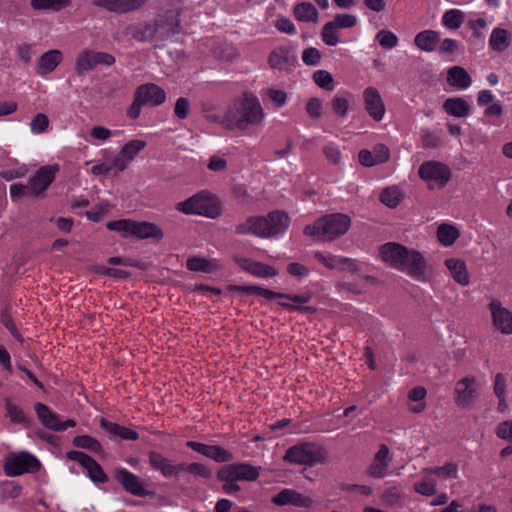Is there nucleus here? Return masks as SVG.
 <instances>
[{"label": "nucleus", "instance_id": "obj_1", "mask_svg": "<svg viewBox=\"0 0 512 512\" xmlns=\"http://www.w3.org/2000/svg\"><path fill=\"white\" fill-rule=\"evenodd\" d=\"M379 257L391 268L406 273L417 281L426 280V260L417 250L400 243L388 242L379 247Z\"/></svg>", "mask_w": 512, "mask_h": 512}, {"label": "nucleus", "instance_id": "obj_2", "mask_svg": "<svg viewBox=\"0 0 512 512\" xmlns=\"http://www.w3.org/2000/svg\"><path fill=\"white\" fill-rule=\"evenodd\" d=\"M351 226V218L343 213L324 215L304 227L303 233L319 241H332L344 235Z\"/></svg>", "mask_w": 512, "mask_h": 512}, {"label": "nucleus", "instance_id": "obj_3", "mask_svg": "<svg viewBox=\"0 0 512 512\" xmlns=\"http://www.w3.org/2000/svg\"><path fill=\"white\" fill-rule=\"evenodd\" d=\"M106 226L109 230L118 232L124 238L134 237L137 239H154L159 241L164 235L158 225L147 221L121 219L110 221Z\"/></svg>", "mask_w": 512, "mask_h": 512}, {"label": "nucleus", "instance_id": "obj_4", "mask_svg": "<svg viewBox=\"0 0 512 512\" xmlns=\"http://www.w3.org/2000/svg\"><path fill=\"white\" fill-rule=\"evenodd\" d=\"M176 210L186 215L216 218L221 214V205L216 196L207 191H201L177 203Z\"/></svg>", "mask_w": 512, "mask_h": 512}, {"label": "nucleus", "instance_id": "obj_5", "mask_svg": "<svg viewBox=\"0 0 512 512\" xmlns=\"http://www.w3.org/2000/svg\"><path fill=\"white\" fill-rule=\"evenodd\" d=\"M256 118V98L252 93L245 94L229 108L224 123L230 129L244 130Z\"/></svg>", "mask_w": 512, "mask_h": 512}, {"label": "nucleus", "instance_id": "obj_6", "mask_svg": "<svg viewBox=\"0 0 512 512\" xmlns=\"http://www.w3.org/2000/svg\"><path fill=\"white\" fill-rule=\"evenodd\" d=\"M284 460L293 464L313 466L317 463H326L328 452L320 445L303 442L290 447L285 453Z\"/></svg>", "mask_w": 512, "mask_h": 512}, {"label": "nucleus", "instance_id": "obj_7", "mask_svg": "<svg viewBox=\"0 0 512 512\" xmlns=\"http://www.w3.org/2000/svg\"><path fill=\"white\" fill-rule=\"evenodd\" d=\"M40 468V462L32 454L21 451L6 455L3 462V471L8 477H16L26 473H33Z\"/></svg>", "mask_w": 512, "mask_h": 512}, {"label": "nucleus", "instance_id": "obj_8", "mask_svg": "<svg viewBox=\"0 0 512 512\" xmlns=\"http://www.w3.org/2000/svg\"><path fill=\"white\" fill-rule=\"evenodd\" d=\"M290 224V218L283 211H272L266 217H258V237L271 238L284 233Z\"/></svg>", "mask_w": 512, "mask_h": 512}, {"label": "nucleus", "instance_id": "obj_9", "mask_svg": "<svg viewBox=\"0 0 512 512\" xmlns=\"http://www.w3.org/2000/svg\"><path fill=\"white\" fill-rule=\"evenodd\" d=\"M258 296L265 297L267 299L273 298H281L287 299L291 302H280L279 305L290 310V311H299L302 313H313L315 309L311 306H306L305 304L311 300V293H303V294H284L277 293L269 289L261 288L258 286Z\"/></svg>", "mask_w": 512, "mask_h": 512}, {"label": "nucleus", "instance_id": "obj_10", "mask_svg": "<svg viewBox=\"0 0 512 512\" xmlns=\"http://www.w3.org/2000/svg\"><path fill=\"white\" fill-rule=\"evenodd\" d=\"M271 69L290 73L297 64V56L292 46H278L274 48L268 57Z\"/></svg>", "mask_w": 512, "mask_h": 512}, {"label": "nucleus", "instance_id": "obj_11", "mask_svg": "<svg viewBox=\"0 0 512 512\" xmlns=\"http://www.w3.org/2000/svg\"><path fill=\"white\" fill-rule=\"evenodd\" d=\"M114 62V57L108 53L96 52L93 50L86 49L78 54L75 64V70L77 74L80 75L84 72L94 69L99 64L110 66Z\"/></svg>", "mask_w": 512, "mask_h": 512}, {"label": "nucleus", "instance_id": "obj_12", "mask_svg": "<svg viewBox=\"0 0 512 512\" xmlns=\"http://www.w3.org/2000/svg\"><path fill=\"white\" fill-rule=\"evenodd\" d=\"M60 167L57 164L41 167L34 176L29 179L28 189L30 195L38 196L43 193L55 179Z\"/></svg>", "mask_w": 512, "mask_h": 512}, {"label": "nucleus", "instance_id": "obj_13", "mask_svg": "<svg viewBox=\"0 0 512 512\" xmlns=\"http://www.w3.org/2000/svg\"><path fill=\"white\" fill-rule=\"evenodd\" d=\"M419 176L425 181H434L439 187H444L451 178L449 167L436 161L424 162L419 167Z\"/></svg>", "mask_w": 512, "mask_h": 512}, {"label": "nucleus", "instance_id": "obj_14", "mask_svg": "<svg viewBox=\"0 0 512 512\" xmlns=\"http://www.w3.org/2000/svg\"><path fill=\"white\" fill-rule=\"evenodd\" d=\"M35 411L41 424L50 430L60 432L76 426V422L72 419L61 421L55 412L42 403L35 405Z\"/></svg>", "mask_w": 512, "mask_h": 512}, {"label": "nucleus", "instance_id": "obj_15", "mask_svg": "<svg viewBox=\"0 0 512 512\" xmlns=\"http://www.w3.org/2000/svg\"><path fill=\"white\" fill-rule=\"evenodd\" d=\"M114 477L128 493L138 497L148 495V491L145 489L142 480L127 469L116 468L114 470Z\"/></svg>", "mask_w": 512, "mask_h": 512}, {"label": "nucleus", "instance_id": "obj_16", "mask_svg": "<svg viewBox=\"0 0 512 512\" xmlns=\"http://www.w3.org/2000/svg\"><path fill=\"white\" fill-rule=\"evenodd\" d=\"M455 402L460 407L471 406L477 398L476 379L473 376L460 379L455 386Z\"/></svg>", "mask_w": 512, "mask_h": 512}, {"label": "nucleus", "instance_id": "obj_17", "mask_svg": "<svg viewBox=\"0 0 512 512\" xmlns=\"http://www.w3.org/2000/svg\"><path fill=\"white\" fill-rule=\"evenodd\" d=\"M67 458L78 462L87 471L92 481L99 483L107 481V476L101 466L87 454L80 451H70L67 453Z\"/></svg>", "mask_w": 512, "mask_h": 512}, {"label": "nucleus", "instance_id": "obj_18", "mask_svg": "<svg viewBox=\"0 0 512 512\" xmlns=\"http://www.w3.org/2000/svg\"><path fill=\"white\" fill-rule=\"evenodd\" d=\"M148 460L151 468L159 471L165 478L177 476L184 469L183 463L176 464L156 451L149 452Z\"/></svg>", "mask_w": 512, "mask_h": 512}, {"label": "nucleus", "instance_id": "obj_19", "mask_svg": "<svg viewBox=\"0 0 512 512\" xmlns=\"http://www.w3.org/2000/svg\"><path fill=\"white\" fill-rule=\"evenodd\" d=\"M148 0H92V4L116 14H126L144 7Z\"/></svg>", "mask_w": 512, "mask_h": 512}, {"label": "nucleus", "instance_id": "obj_20", "mask_svg": "<svg viewBox=\"0 0 512 512\" xmlns=\"http://www.w3.org/2000/svg\"><path fill=\"white\" fill-rule=\"evenodd\" d=\"M218 478L225 482L254 480L256 478V469L246 464L226 465L219 470Z\"/></svg>", "mask_w": 512, "mask_h": 512}, {"label": "nucleus", "instance_id": "obj_21", "mask_svg": "<svg viewBox=\"0 0 512 512\" xmlns=\"http://www.w3.org/2000/svg\"><path fill=\"white\" fill-rule=\"evenodd\" d=\"M146 145V141L140 139L127 142L121 148L120 152L114 156V166L117 167L118 170L124 171Z\"/></svg>", "mask_w": 512, "mask_h": 512}, {"label": "nucleus", "instance_id": "obj_22", "mask_svg": "<svg viewBox=\"0 0 512 512\" xmlns=\"http://www.w3.org/2000/svg\"><path fill=\"white\" fill-rule=\"evenodd\" d=\"M365 110L369 116L376 122L383 119L386 109L380 93L374 87H367L363 91Z\"/></svg>", "mask_w": 512, "mask_h": 512}, {"label": "nucleus", "instance_id": "obj_23", "mask_svg": "<svg viewBox=\"0 0 512 512\" xmlns=\"http://www.w3.org/2000/svg\"><path fill=\"white\" fill-rule=\"evenodd\" d=\"M135 96L138 101H141L144 106H159L166 100L165 91L156 84L148 83L139 86L135 91Z\"/></svg>", "mask_w": 512, "mask_h": 512}, {"label": "nucleus", "instance_id": "obj_24", "mask_svg": "<svg viewBox=\"0 0 512 512\" xmlns=\"http://www.w3.org/2000/svg\"><path fill=\"white\" fill-rule=\"evenodd\" d=\"M272 502L278 506L292 505L300 508H309L314 504V501L309 496L293 489H283L272 497Z\"/></svg>", "mask_w": 512, "mask_h": 512}, {"label": "nucleus", "instance_id": "obj_25", "mask_svg": "<svg viewBox=\"0 0 512 512\" xmlns=\"http://www.w3.org/2000/svg\"><path fill=\"white\" fill-rule=\"evenodd\" d=\"M179 13L168 11L155 19L158 39H163L180 31Z\"/></svg>", "mask_w": 512, "mask_h": 512}, {"label": "nucleus", "instance_id": "obj_26", "mask_svg": "<svg viewBox=\"0 0 512 512\" xmlns=\"http://www.w3.org/2000/svg\"><path fill=\"white\" fill-rule=\"evenodd\" d=\"M494 326L503 334H512V314L497 300L490 303Z\"/></svg>", "mask_w": 512, "mask_h": 512}, {"label": "nucleus", "instance_id": "obj_27", "mask_svg": "<svg viewBox=\"0 0 512 512\" xmlns=\"http://www.w3.org/2000/svg\"><path fill=\"white\" fill-rule=\"evenodd\" d=\"M186 445L216 462H228L232 459V454L220 446L206 445L195 441H188Z\"/></svg>", "mask_w": 512, "mask_h": 512}, {"label": "nucleus", "instance_id": "obj_28", "mask_svg": "<svg viewBox=\"0 0 512 512\" xmlns=\"http://www.w3.org/2000/svg\"><path fill=\"white\" fill-rule=\"evenodd\" d=\"M390 462L391 458L389 457V448L385 444H381L369 466V475L374 478L385 477L387 475Z\"/></svg>", "mask_w": 512, "mask_h": 512}, {"label": "nucleus", "instance_id": "obj_29", "mask_svg": "<svg viewBox=\"0 0 512 512\" xmlns=\"http://www.w3.org/2000/svg\"><path fill=\"white\" fill-rule=\"evenodd\" d=\"M63 60L60 50L52 49L40 56L36 65V73L42 77L52 73Z\"/></svg>", "mask_w": 512, "mask_h": 512}, {"label": "nucleus", "instance_id": "obj_30", "mask_svg": "<svg viewBox=\"0 0 512 512\" xmlns=\"http://www.w3.org/2000/svg\"><path fill=\"white\" fill-rule=\"evenodd\" d=\"M443 110L448 115L465 118L471 113V105L462 97H452L444 101Z\"/></svg>", "mask_w": 512, "mask_h": 512}, {"label": "nucleus", "instance_id": "obj_31", "mask_svg": "<svg viewBox=\"0 0 512 512\" xmlns=\"http://www.w3.org/2000/svg\"><path fill=\"white\" fill-rule=\"evenodd\" d=\"M447 83L458 89H467L472 83V79L467 71L460 66H452L447 71Z\"/></svg>", "mask_w": 512, "mask_h": 512}, {"label": "nucleus", "instance_id": "obj_32", "mask_svg": "<svg viewBox=\"0 0 512 512\" xmlns=\"http://www.w3.org/2000/svg\"><path fill=\"white\" fill-rule=\"evenodd\" d=\"M439 41L440 35L434 30L421 31L414 38L415 46L425 52L434 51Z\"/></svg>", "mask_w": 512, "mask_h": 512}, {"label": "nucleus", "instance_id": "obj_33", "mask_svg": "<svg viewBox=\"0 0 512 512\" xmlns=\"http://www.w3.org/2000/svg\"><path fill=\"white\" fill-rule=\"evenodd\" d=\"M445 265L451 273L453 279L462 286L469 284V273L465 262L460 259L450 258L445 261Z\"/></svg>", "mask_w": 512, "mask_h": 512}, {"label": "nucleus", "instance_id": "obj_34", "mask_svg": "<svg viewBox=\"0 0 512 512\" xmlns=\"http://www.w3.org/2000/svg\"><path fill=\"white\" fill-rule=\"evenodd\" d=\"M186 267L190 271L211 273L220 269V263L216 259H206L203 257H191L186 262Z\"/></svg>", "mask_w": 512, "mask_h": 512}, {"label": "nucleus", "instance_id": "obj_35", "mask_svg": "<svg viewBox=\"0 0 512 512\" xmlns=\"http://www.w3.org/2000/svg\"><path fill=\"white\" fill-rule=\"evenodd\" d=\"M100 425L103 429H105L108 433L117 436L124 440H137L139 438L138 433L125 426H121L117 423H112L107 421L106 419H101Z\"/></svg>", "mask_w": 512, "mask_h": 512}, {"label": "nucleus", "instance_id": "obj_36", "mask_svg": "<svg viewBox=\"0 0 512 512\" xmlns=\"http://www.w3.org/2000/svg\"><path fill=\"white\" fill-rule=\"evenodd\" d=\"M132 36L139 41H147L158 39V31L155 20L153 22H145L137 27L129 28Z\"/></svg>", "mask_w": 512, "mask_h": 512}, {"label": "nucleus", "instance_id": "obj_37", "mask_svg": "<svg viewBox=\"0 0 512 512\" xmlns=\"http://www.w3.org/2000/svg\"><path fill=\"white\" fill-rule=\"evenodd\" d=\"M489 45L492 50L497 52L506 50L510 46L509 32L499 27L493 29L490 35Z\"/></svg>", "mask_w": 512, "mask_h": 512}, {"label": "nucleus", "instance_id": "obj_38", "mask_svg": "<svg viewBox=\"0 0 512 512\" xmlns=\"http://www.w3.org/2000/svg\"><path fill=\"white\" fill-rule=\"evenodd\" d=\"M294 16L300 22H316L318 11L310 2H301L294 7Z\"/></svg>", "mask_w": 512, "mask_h": 512}, {"label": "nucleus", "instance_id": "obj_39", "mask_svg": "<svg viewBox=\"0 0 512 512\" xmlns=\"http://www.w3.org/2000/svg\"><path fill=\"white\" fill-rule=\"evenodd\" d=\"M30 5L34 10L59 12L72 5L71 0H31Z\"/></svg>", "mask_w": 512, "mask_h": 512}, {"label": "nucleus", "instance_id": "obj_40", "mask_svg": "<svg viewBox=\"0 0 512 512\" xmlns=\"http://www.w3.org/2000/svg\"><path fill=\"white\" fill-rule=\"evenodd\" d=\"M427 392L426 389L422 386H417L411 389L408 393V400L410 402H415L414 404L410 403L408 405V409L412 413H421L426 408V403L424 402V398Z\"/></svg>", "mask_w": 512, "mask_h": 512}, {"label": "nucleus", "instance_id": "obj_41", "mask_svg": "<svg viewBox=\"0 0 512 512\" xmlns=\"http://www.w3.org/2000/svg\"><path fill=\"white\" fill-rule=\"evenodd\" d=\"M465 21V13L458 9H450L443 14V25L451 30H456L461 27Z\"/></svg>", "mask_w": 512, "mask_h": 512}, {"label": "nucleus", "instance_id": "obj_42", "mask_svg": "<svg viewBox=\"0 0 512 512\" xmlns=\"http://www.w3.org/2000/svg\"><path fill=\"white\" fill-rule=\"evenodd\" d=\"M459 235V231L452 225L441 224L437 229L438 240L444 246L452 245Z\"/></svg>", "mask_w": 512, "mask_h": 512}, {"label": "nucleus", "instance_id": "obj_43", "mask_svg": "<svg viewBox=\"0 0 512 512\" xmlns=\"http://www.w3.org/2000/svg\"><path fill=\"white\" fill-rule=\"evenodd\" d=\"M423 474L422 479L414 484V489L422 495L432 496L436 493L437 482L431 474Z\"/></svg>", "mask_w": 512, "mask_h": 512}, {"label": "nucleus", "instance_id": "obj_44", "mask_svg": "<svg viewBox=\"0 0 512 512\" xmlns=\"http://www.w3.org/2000/svg\"><path fill=\"white\" fill-rule=\"evenodd\" d=\"M402 198L403 196L400 190L396 187L386 188L381 192L380 195V201L390 208L398 206L402 201Z\"/></svg>", "mask_w": 512, "mask_h": 512}, {"label": "nucleus", "instance_id": "obj_45", "mask_svg": "<svg viewBox=\"0 0 512 512\" xmlns=\"http://www.w3.org/2000/svg\"><path fill=\"white\" fill-rule=\"evenodd\" d=\"M113 132L103 126H94L89 132V136L85 138L91 144L97 145L105 142L113 136Z\"/></svg>", "mask_w": 512, "mask_h": 512}, {"label": "nucleus", "instance_id": "obj_46", "mask_svg": "<svg viewBox=\"0 0 512 512\" xmlns=\"http://www.w3.org/2000/svg\"><path fill=\"white\" fill-rule=\"evenodd\" d=\"M423 473L454 479L457 477L458 467L455 463L449 462L442 467L426 468Z\"/></svg>", "mask_w": 512, "mask_h": 512}, {"label": "nucleus", "instance_id": "obj_47", "mask_svg": "<svg viewBox=\"0 0 512 512\" xmlns=\"http://www.w3.org/2000/svg\"><path fill=\"white\" fill-rule=\"evenodd\" d=\"M119 172H121V171L118 170V168L114 166V157H112L111 159H107L104 162L97 163V164L93 165L91 168V173L96 177L106 176L108 174L116 175Z\"/></svg>", "mask_w": 512, "mask_h": 512}, {"label": "nucleus", "instance_id": "obj_48", "mask_svg": "<svg viewBox=\"0 0 512 512\" xmlns=\"http://www.w3.org/2000/svg\"><path fill=\"white\" fill-rule=\"evenodd\" d=\"M323 42L328 46H336L339 42L337 27L331 21L327 22L321 31Z\"/></svg>", "mask_w": 512, "mask_h": 512}, {"label": "nucleus", "instance_id": "obj_49", "mask_svg": "<svg viewBox=\"0 0 512 512\" xmlns=\"http://www.w3.org/2000/svg\"><path fill=\"white\" fill-rule=\"evenodd\" d=\"M376 40L384 49H392L398 45V37L389 30H380L376 34Z\"/></svg>", "mask_w": 512, "mask_h": 512}, {"label": "nucleus", "instance_id": "obj_50", "mask_svg": "<svg viewBox=\"0 0 512 512\" xmlns=\"http://www.w3.org/2000/svg\"><path fill=\"white\" fill-rule=\"evenodd\" d=\"M263 98L272 101L276 108H280L286 104L287 94L283 90L269 88L263 91Z\"/></svg>", "mask_w": 512, "mask_h": 512}, {"label": "nucleus", "instance_id": "obj_51", "mask_svg": "<svg viewBox=\"0 0 512 512\" xmlns=\"http://www.w3.org/2000/svg\"><path fill=\"white\" fill-rule=\"evenodd\" d=\"M5 407L7 410V415L12 422L19 424L26 423V415L19 406L7 400Z\"/></svg>", "mask_w": 512, "mask_h": 512}, {"label": "nucleus", "instance_id": "obj_52", "mask_svg": "<svg viewBox=\"0 0 512 512\" xmlns=\"http://www.w3.org/2000/svg\"><path fill=\"white\" fill-rule=\"evenodd\" d=\"M314 82L321 88L326 90H333L332 75L326 70H317L313 73Z\"/></svg>", "mask_w": 512, "mask_h": 512}, {"label": "nucleus", "instance_id": "obj_53", "mask_svg": "<svg viewBox=\"0 0 512 512\" xmlns=\"http://www.w3.org/2000/svg\"><path fill=\"white\" fill-rule=\"evenodd\" d=\"M111 208L112 206L109 202H99L93 209L87 212V217L91 221L98 222L111 210Z\"/></svg>", "mask_w": 512, "mask_h": 512}, {"label": "nucleus", "instance_id": "obj_54", "mask_svg": "<svg viewBox=\"0 0 512 512\" xmlns=\"http://www.w3.org/2000/svg\"><path fill=\"white\" fill-rule=\"evenodd\" d=\"M49 126V119L43 113H38L31 121L30 128L33 134L44 133Z\"/></svg>", "mask_w": 512, "mask_h": 512}, {"label": "nucleus", "instance_id": "obj_55", "mask_svg": "<svg viewBox=\"0 0 512 512\" xmlns=\"http://www.w3.org/2000/svg\"><path fill=\"white\" fill-rule=\"evenodd\" d=\"M331 22L337 29H345L354 27L357 24V18L352 14H336Z\"/></svg>", "mask_w": 512, "mask_h": 512}, {"label": "nucleus", "instance_id": "obj_56", "mask_svg": "<svg viewBox=\"0 0 512 512\" xmlns=\"http://www.w3.org/2000/svg\"><path fill=\"white\" fill-rule=\"evenodd\" d=\"M73 444L77 447L90 449L93 451L100 450L99 442L93 437L87 435L75 437L73 440Z\"/></svg>", "mask_w": 512, "mask_h": 512}, {"label": "nucleus", "instance_id": "obj_57", "mask_svg": "<svg viewBox=\"0 0 512 512\" xmlns=\"http://www.w3.org/2000/svg\"><path fill=\"white\" fill-rule=\"evenodd\" d=\"M314 258L328 269H337L340 256L330 254L325 255L322 252L317 251L314 253Z\"/></svg>", "mask_w": 512, "mask_h": 512}, {"label": "nucleus", "instance_id": "obj_58", "mask_svg": "<svg viewBox=\"0 0 512 512\" xmlns=\"http://www.w3.org/2000/svg\"><path fill=\"white\" fill-rule=\"evenodd\" d=\"M332 109L340 117H346L349 108V102L345 97L335 96L331 101Z\"/></svg>", "mask_w": 512, "mask_h": 512}, {"label": "nucleus", "instance_id": "obj_59", "mask_svg": "<svg viewBox=\"0 0 512 512\" xmlns=\"http://www.w3.org/2000/svg\"><path fill=\"white\" fill-rule=\"evenodd\" d=\"M302 60L306 65H318L321 60V53L318 49L310 47L303 51Z\"/></svg>", "mask_w": 512, "mask_h": 512}, {"label": "nucleus", "instance_id": "obj_60", "mask_svg": "<svg viewBox=\"0 0 512 512\" xmlns=\"http://www.w3.org/2000/svg\"><path fill=\"white\" fill-rule=\"evenodd\" d=\"M322 110V102L318 98H311L306 105V112L314 119L322 116Z\"/></svg>", "mask_w": 512, "mask_h": 512}, {"label": "nucleus", "instance_id": "obj_61", "mask_svg": "<svg viewBox=\"0 0 512 512\" xmlns=\"http://www.w3.org/2000/svg\"><path fill=\"white\" fill-rule=\"evenodd\" d=\"M183 470L203 478H209L211 476V471L200 463H191L188 465L184 464Z\"/></svg>", "mask_w": 512, "mask_h": 512}, {"label": "nucleus", "instance_id": "obj_62", "mask_svg": "<svg viewBox=\"0 0 512 512\" xmlns=\"http://www.w3.org/2000/svg\"><path fill=\"white\" fill-rule=\"evenodd\" d=\"M372 152L378 164L385 163L390 158L389 148L384 144H377Z\"/></svg>", "mask_w": 512, "mask_h": 512}, {"label": "nucleus", "instance_id": "obj_63", "mask_svg": "<svg viewBox=\"0 0 512 512\" xmlns=\"http://www.w3.org/2000/svg\"><path fill=\"white\" fill-rule=\"evenodd\" d=\"M275 27L277 28V30L279 32L285 33V34L291 35L296 32L295 25L289 18H286V17H281V18L277 19V21L275 23Z\"/></svg>", "mask_w": 512, "mask_h": 512}, {"label": "nucleus", "instance_id": "obj_64", "mask_svg": "<svg viewBox=\"0 0 512 512\" xmlns=\"http://www.w3.org/2000/svg\"><path fill=\"white\" fill-rule=\"evenodd\" d=\"M496 435L505 440H512V421H504L497 425Z\"/></svg>", "mask_w": 512, "mask_h": 512}]
</instances>
